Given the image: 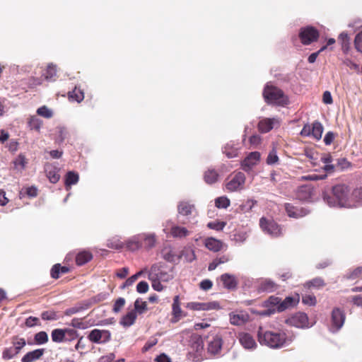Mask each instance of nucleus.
I'll list each match as a JSON object with an SVG mask.
<instances>
[{"mask_svg": "<svg viewBox=\"0 0 362 362\" xmlns=\"http://www.w3.org/2000/svg\"><path fill=\"white\" fill-rule=\"evenodd\" d=\"M257 336L261 344L271 349H281L288 346L295 339L294 335L287 334L283 330H264L262 327L259 328Z\"/></svg>", "mask_w": 362, "mask_h": 362, "instance_id": "nucleus-1", "label": "nucleus"}, {"mask_svg": "<svg viewBox=\"0 0 362 362\" xmlns=\"http://www.w3.org/2000/svg\"><path fill=\"white\" fill-rule=\"evenodd\" d=\"M324 201L330 207L354 208L356 204L349 196V189L345 185H337L332 187V197L326 192L322 194Z\"/></svg>", "mask_w": 362, "mask_h": 362, "instance_id": "nucleus-2", "label": "nucleus"}, {"mask_svg": "<svg viewBox=\"0 0 362 362\" xmlns=\"http://www.w3.org/2000/svg\"><path fill=\"white\" fill-rule=\"evenodd\" d=\"M264 98L267 103L278 105H286L288 103V99L279 88L267 84L263 92Z\"/></svg>", "mask_w": 362, "mask_h": 362, "instance_id": "nucleus-3", "label": "nucleus"}, {"mask_svg": "<svg viewBox=\"0 0 362 362\" xmlns=\"http://www.w3.org/2000/svg\"><path fill=\"white\" fill-rule=\"evenodd\" d=\"M299 302V297L297 296H288L284 300L280 299L279 307L277 308H267L266 310L257 313L261 316H269L276 311L283 312L286 309L294 307Z\"/></svg>", "mask_w": 362, "mask_h": 362, "instance_id": "nucleus-4", "label": "nucleus"}, {"mask_svg": "<svg viewBox=\"0 0 362 362\" xmlns=\"http://www.w3.org/2000/svg\"><path fill=\"white\" fill-rule=\"evenodd\" d=\"M246 177L242 172H238L228 178L225 184L226 189L228 192H240L244 189Z\"/></svg>", "mask_w": 362, "mask_h": 362, "instance_id": "nucleus-5", "label": "nucleus"}, {"mask_svg": "<svg viewBox=\"0 0 362 362\" xmlns=\"http://www.w3.org/2000/svg\"><path fill=\"white\" fill-rule=\"evenodd\" d=\"M285 322L298 329H308L313 326V323L309 322L307 314L302 312H298L291 315L285 320Z\"/></svg>", "mask_w": 362, "mask_h": 362, "instance_id": "nucleus-6", "label": "nucleus"}, {"mask_svg": "<svg viewBox=\"0 0 362 362\" xmlns=\"http://www.w3.org/2000/svg\"><path fill=\"white\" fill-rule=\"evenodd\" d=\"M154 268L156 270L153 271L156 274L155 277H157L158 279L168 282L174 278L173 267L168 269L164 263L158 262L153 264L148 272H153Z\"/></svg>", "mask_w": 362, "mask_h": 362, "instance_id": "nucleus-7", "label": "nucleus"}, {"mask_svg": "<svg viewBox=\"0 0 362 362\" xmlns=\"http://www.w3.org/2000/svg\"><path fill=\"white\" fill-rule=\"evenodd\" d=\"M259 226L262 230L269 235L276 238L282 235V229L280 226L272 219L262 217L259 220Z\"/></svg>", "mask_w": 362, "mask_h": 362, "instance_id": "nucleus-8", "label": "nucleus"}, {"mask_svg": "<svg viewBox=\"0 0 362 362\" xmlns=\"http://www.w3.org/2000/svg\"><path fill=\"white\" fill-rule=\"evenodd\" d=\"M298 35L302 44L308 45L317 41L320 34L318 30L314 27L305 26L300 29Z\"/></svg>", "mask_w": 362, "mask_h": 362, "instance_id": "nucleus-9", "label": "nucleus"}, {"mask_svg": "<svg viewBox=\"0 0 362 362\" xmlns=\"http://www.w3.org/2000/svg\"><path fill=\"white\" fill-rule=\"evenodd\" d=\"M87 338L92 343L105 344L110 341L111 332L107 329H94L89 332Z\"/></svg>", "mask_w": 362, "mask_h": 362, "instance_id": "nucleus-10", "label": "nucleus"}, {"mask_svg": "<svg viewBox=\"0 0 362 362\" xmlns=\"http://www.w3.org/2000/svg\"><path fill=\"white\" fill-rule=\"evenodd\" d=\"M190 343V348L192 350L189 353L190 356L192 355V352H194V354H193L194 356L192 361L194 362L201 361L203 359L202 353L204 349L202 338L199 335H193L192 336Z\"/></svg>", "mask_w": 362, "mask_h": 362, "instance_id": "nucleus-11", "label": "nucleus"}, {"mask_svg": "<svg viewBox=\"0 0 362 362\" xmlns=\"http://www.w3.org/2000/svg\"><path fill=\"white\" fill-rule=\"evenodd\" d=\"M345 314L341 309L335 308L332 311L330 332L334 333L338 332L344 325Z\"/></svg>", "mask_w": 362, "mask_h": 362, "instance_id": "nucleus-12", "label": "nucleus"}, {"mask_svg": "<svg viewBox=\"0 0 362 362\" xmlns=\"http://www.w3.org/2000/svg\"><path fill=\"white\" fill-rule=\"evenodd\" d=\"M255 287L259 293H272L279 288V285L271 279L261 278L257 279Z\"/></svg>", "mask_w": 362, "mask_h": 362, "instance_id": "nucleus-13", "label": "nucleus"}, {"mask_svg": "<svg viewBox=\"0 0 362 362\" xmlns=\"http://www.w3.org/2000/svg\"><path fill=\"white\" fill-rule=\"evenodd\" d=\"M187 308L192 310H211L220 309L219 303L216 301L208 303L189 302L186 304Z\"/></svg>", "mask_w": 362, "mask_h": 362, "instance_id": "nucleus-14", "label": "nucleus"}, {"mask_svg": "<svg viewBox=\"0 0 362 362\" xmlns=\"http://www.w3.org/2000/svg\"><path fill=\"white\" fill-rule=\"evenodd\" d=\"M260 159V153L257 151L250 153L242 161L241 167L245 172H250L255 165H257Z\"/></svg>", "mask_w": 362, "mask_h": 362, "instance_id": "nucleus-15", "label": "nucleus"}, {"mask_svg": "<svg viewBox=\"0 0 362 362\" xmlns=\"http://www.w3.org/2000/svg\"><path fill=\"white\" fill-rule=\"evenodd\" d=\"M279 124L280 120L278 117L263 118L258 123V129L262 133H267Z\"/></svg>", "mask_w": 362, "mask_h": 362, "instance_id": "nucleus-16", "label": "nucleus"}, {"mask_svg": "<svg viewBox=\"0 0 362 362\" xmlns=\"http://www.w3.org/2000/svg\"><path fill=\"white\" fill-rule=\"evenodd\" d=\"M223 346V339L221 336L215 335L209 340L207 350L213 356H220Z\"/></svg>", "mask_w": 362, "mask_h": 362, "instance_id": "nucleus-17", "label": "nucleus"}, {"mask_svg": "<svg viewBox=\"0 0 362 362\" xmlns=\"http://www.w3.org/2000/svg\"><path fill=\"white\" fill-rule=\"evenodd\" d=\"M285 210L289 217L295 218H302L310 213L308 209L297 207L289 203L285 204Z\"/></svg>", "mask_w": 362, "mask_h": 362, "instance_id": "nucleus-18", "label": "nucleus"}, {"mask_svg": "<svg viewBox=\"0 0 362 362\" xmlns=\"http://www.w3.org/2000/svg\"><path fill=\"white\" fill-rule=\"evenodd\" d=\"M238 340L243 347L247 350H254L257 348V344L253 337L246 332H240L238 334Z\"/></svg>", "mask_w": 362, "mask_h": 362, "instance_id": "nucleus-19", "label": "nucleus"}, {"mask_svg": "<svg viewBox=\"0 0 362 362\" xmlns=\"http://www.w3.org/2000/svg\"><path fill=\"white\" fill-rule=\"evenodd\" d=\"M196 211L195 205L189 201H180L177 204L178 216H189Z\"/></svg>", "mask_w": 362, "mask_h": 362, "instance_id": "nucleus-20", "label": "nucleus"}, {"mask_svg": "<svg viewBox=\"0 0 362 362\" xmlns=\"http://www.w3.org/2000/svg\"><path fill=\"white\" fill-rule=\"evenodd\" d=\"M161 257L167 262L177 264L179 262L181 255H177L174 249L168 245L164 247L161 250Z\"/></svg>", "mask_w": 362, "mask_h": 362, "instance_id": "nucleus-21", "label": "nucleus"}, {"mask_svg": "<svg viewBox=\"0 0 362 362\" xmlns=\"http://www.w3.org/2000/svg\"><path fill=\"white\" fill-rule=\"evenodd\" d=\"M250 319L249 315L245 311H240V313H230L229 314L230 322L236 326L243 325Z\"/></svg>", "mask_w": 362, "mask_h": 362, "instance_id": "nucleus-22", "label": "nucleus"}, {"mask_svg": "<svg viewBox=\"0 0 362 362\" xmlns=\"http://www.w3.org/2000/svg\"><path fill=\"white\" fill-rule=\"evenodd\" d=\"M313 194V188L310 185H303L296 191V197L298 199L304 202H310L312 200Z\"/></svg>", "mask_w": 362, "mask_h": 362, "instance_id": "nucleus-23", "label": "nucleus"}, {"mask_svg": "<svg viewBox=\"0 0 362 362\" xmlns=\"http://www.w3.org/2000/svg\"><path fill=\"white\" fill-rule=\"evenodd\" d=\"M191 234V231L185 226H181L177 224L172 226L170 228V235L174 238L182 239Z\"/></svg>", "mask_w": 362, "mask_h": 362, "instance_id": "nucleus-24", "label": "nucleus"}, {"mask_svg": "<svg viewBox=\"0 0 362 362\" xmlns=\"http://www.w3.org/2000/svg\"><path fill=\"white\" fill-rule=\"evenodd\" d=\"M220 280L223 286L227 289H235L238 285V281L235 276L228 273L223 274L220 276Z\"/></svg>", "mask_w": 362, "mask_h": 362, "instance_id": "nucleus-25", "label": "nucleus"}, {"mask_svg": "<svg viewBox=\"0 0 362 362\" xmlns=\"http://www.w3.org/2000/svg\"><path fill=\"white\" fill-rule=\"evenodd\" d=\"M143 247L146 250L153 248L157 242V238L154 233H142Z\"/></svg>", "mask_w": 362, "mask_h": 362, "instance_id": "nucleus-26", "label": "nucleus"}, {"mask_svg": "<svg viewBox=\"0 0 362 362\" xmlns=\"http://www.w3.org/2000/svg\"><path fill=\"white\" fill-rule=\"evenodd\" d=\"M45 170L49 180L52 183H57L59 181L60 178L59 174V170L57 166L52 164H47L45 165Z\"/></svg>", "mask_w": 362, "mask_h": 362, "instance_id": "nucleus-27", "label": "nucleus"}, {"mask_svg": "<svg viewBox=\"0 0 362 362\" xmlns=\"http://www.w3.org/2000/svg\"><path fill=\"white\" fill-rule=\"evenodd\" d=\"M44 353V349H37L29 351L21 358V362H34L39 360L43 356Z\"/></svg>", "mask_w": 362, "mask_h": 362, "instance_id": "nucleus-28", "label": "nucleus"}, {"mask_svg": "<svg viewBox=\"0 0 362 362\" xmlns=\"http://www.w3.org/2000/svg\"><path fill=\"white\" fill-rule=\"evenodd\" d=\"M137 317V314L136 311L133 310L128 312L125 315H124L120 320V325L124 327H129L134 325Z\"/></svg>", "mask_w": 362, "mask_h": 362, "instance_id": "nucleus-29", "label": "nucleus"}, {"mask_svg": "<svg viewBox=\"0 0 362 362\" xmlns=\"http://www.w3.org/2000/svg\"><path fill=\"white\" fill-rule=\"evenodd\" d=\"M205 247L213 252H218L221 250L223 243L214 238H207L204 240Z\"/></svg>", "mask_w": 362, "mask_h": 362, "instance_id": "nucleus-30", "label": "nucleus"}, {"mask_svg": "<svg viewBox=\"0 0 362 362\" xmlns=\"http://www.w3.org/2000/svg\"><path fill=\"white\" fill-rule=\"evenodd\" d=\"M127 246L132 250H138L143 247L142 233L131 237L127 242Z\"/></svg>", "mask_w": 362, "mask_h": 362, "instance_id": "nucleus-31", "label": "nucleus"}, {"mask_svg": "<svg viewBox=\"0 0 362 362\" xmlns=\"http://www.w3.org/2000/svg\"><path fill=\"white\" fill-rule=\"evenodd\" d=\"M218 173L213 168H209L204 172V180L208 185L216 183L218 180Z\"/></svg>", "mask_w": 362, "mask_h": 362, "instance_id": "nucleus-32", "label": "nucleus"}, {"mask_svg": "<svg viewBox=\"0 0 362 362\" xmlns=\"http://www.w3.org/2000/svg\"><path fill=\"white\" fill-rule=\"evenodd\" d=\"M223 152L228 158H233L238 156V148L233 142H229L223 148Z\"/></svg>", "mask_w": 362, "mask_h": 362, "instance_id": "nucleus-33", "label": "nucleus"}, {"mask_svg": "<svg viewBox=\"0 0 362 362\" xmlns=\"http://www.w3.org/2000/svg\"><path fill=\"white\" fill-rule=\"evenodd\" d=\"M42 121L35 115H31L28 118V126L31 130L40 132L42 126Z\"/></svg>", "mask_w": 362, "mask_h": 362, "instance_id": "nucleus-34", "label": "nucleus"}, {"mask_svg": "<svg viewBox=\"0 0 362 362\" xmlns=\"http://www.w3.org/2000/svg\"><path fill=\"white\" fill-rule=\"evenodd\" d=\"M68 95L69 100L77 103H81L84 99L83 91L77 86H76L73 90L69 91Z\"/></svg>", "mask_w": 362, "mask_h": 362, "instance_id": "nucleus-35", "label": "nucleus"}, {"mask_svg": "<svg viewBox=\"0 0 362 362\" xmlns=\"http://www.w3.org/2000/svg\"><path fill=\"white\" fill-rule=\"evenodd\" d=\"M323 126L320 122H315L311 127V136L317 140H320L323 132Z\"/></svg>", "mask_w": 362, "mask_h": 362, "instance_id": "nucleus-36", "label": "nucleus"}, {"mask_svg": "<svg viewBox=\"0 0 362 362\" xmlns=\"http://www.w3.org/2000/svg\"><path fill=\"white\" fill-rule=\"evenodd\" d=\"M92 258L93 255L90 252L82 251L76 255V262L78 265H83L91 260Z\"/></svg>", "mask_w": 362, "mask_h": 362, "instance_id": "nucleus-37", "label": "nucleus"}, {"mask_svg": "<svg viewBox=\"0 0 362 362\" xmlns=\"http://www.w3.org/2000/svg\"><path fill=\"white\" fill-rule=\"evenodd\" d=\"M153 271H156L155 268ZM156 275V274H155L154 272H148V279L151 281L152 287L155 291H161L164 288L161 284L162 281L158 279L157 277H155Z\"/></svg>", "mask_w": 362, "mask_h": 362, "instance_id": "nucleus-38", "label": "nucleus"}, {"mask_svg": "<svg viewBox=\"0 0 362 362\" xmlns=\"http://www.w3.org/2000/svg\"><path fill=\"white\" fill-rule=\"evenodd\" d=\"M78 175L73 171L67 173L65 178V185L67 190L69 189L71 185H76L78 182Z\"/></svg>", "mask_w": 362, "mask_h": 362, "instance_id": "nucleus-39", "label": "nucleus"}, {"mask_svg": "<svg viewBox=\"0 0 362 362\" xmlns=\"http://www.w3.org/2000/svg\"><path fill=\"white\" fill-rule=\"evenodd\" d=\"M45 79L48 81L52 82L56 81L57 78V67L53 64H49L47 66V70L45 73Z\"/></svg>", "mask_w": 362, "mask_h": 362, "instance_id": "nucleus-40", "label": "nucleus"}, {"mask_svg": "<svg viewBox=\"0 0 362 362\" xmlns=\"http://www.w3.org/2000/svg\"><path fill=\"white\" fill-rule=\"evenodd\" d=\"M52 340L56 343H62L65 341L64 329H54L51 334Z\"/></svg>", "mask_w": 362, "mask_h": 362, "instance_id": "nucleus-41", "label": "nucleus"}, {"mask_svg": "<svg viewBox=\"0 0 362 362\" xmlns=\"http://www.w3.org/2000/svg\"><path fill=\"white\" fill-rule=\"evenodd\" d=\"M69 272V268L62 267L59 264H54L51 269V276L54 279H58L60 274H66Z\"/></svg>", "mask_w": 362, "mask_h": 362, "instance_id": "nucleus-42", "label": "nucleus"}, {"mask_svg": "<svg viewBox=\"0 0 362 362\" xmlns=\"http://www.w3.org/2000/svg\"><path fill=\"white\" fill-rule=\"evenodd\" d=\"M214 202L216 207L218 209H227L230 204V199L226 196L217 197Z\"/></svg>", "mask_w": 362, "mask_h": 362, "instance_id": "nucleus-43", "label": "nucleus"}, {"mask_svg": "<svg viewBox=\"0 0 362 362\" xmlns=\"http://www.w3.org/2000/svg\"><path fill=\"white\" fill-rule=\"evenodd\" d=\"M107 246L112 249H121L123 247V243L118 236H115L107 240Z\"/></svg>", "mask_w": 362, "mask_h": 362, "instance_id": "nucleus-44", "label": "nucleus"}, {"mask_svg": "<svg viewBox=\"0 0 362 362\" xmlns=\"http://www.w3.org/2000/svg\"><path fill=\"white\" fill-rule=\"evenodd\" d=\"M351 199L356 204V207L362 204V187L356 188L353 191Z\"/></svg>", "mask_w": 362, "mask_h": 362, "instance_id": "nucleus-45", "label": "nucleus"}, {"mask_svg": "<svg viewBox=\"0 0 362 362\" xmlns=\"http://www.w3.org/2000/svg\"><path fill=\"white\" fill-rule=\"evenodd\" d=\"M36 112L38 115L46 119H49L53 116V111L46 105H42L37 108Z\"/></svg>", "mask_w": 362, "mask_h": 362, "instance_id": "nucleus-46", "label": "nucleus"}, {"mask_svg": "<svg viewBox=\"0 0 362 362\" xmlns=\"http://www.w3.org/2000/svg\"><path fill=\"white\" fill-rule=\"evenodd\" d=\"M147 310V303L146 301H143L141 299L138 298L134 302V309L136 313L142 314Z\"/></svg>", "mask_w": 362, "mask_h": 362, "instance_id": "nucleus-47", "label": "nucleus"}, {"mask_svg": "<svg viewBox=\"0 0 362 362\" xmlns=\"http://www.w3.org/2000/svg\"><path fill=\"white\" fill-rule=\"evenodd\" d=\"M339 41L341 44L342 49L346 52L349 49L350 37L347 33L342 32L338 37Z\"/></svg>", "mask_w": 362, "mask_h": 362, "instance_id": "nucleus-48", "label": "nucleus"}, {"mask_svg": "<svg viewBox=\"0 0 362 362\" xmlns=\"http://www.w3.org/2000/svg\"><path fill=\"white\" fill-rule=\"evenodd\" d=\"M279 161V156L277 155L276 150L273 148L269 153L267 158V163L269 165H274Z\"/></svg>", "mask_w": 362, "mask_h": 362, "instance_id": "nucleus-49", "label": "nucleus"}, {"mask_svg": "<svg viewBox=\"0 0 362 362\" xmlns=\"http://www.w3.org/2000/svg\"><path fill=\"white\" fill-rule=\"evenodd\" d=\"M280 298L276 296H270L267 301L264 302V306L268 308H277L279 307Z\"/></svg>", "mask_w": 362, "mask_h": 362, "instance_id": "nucleus-50", "label": "nucleus"}, {"mask_svg": "<svg viewBox=\"0 0 362 362\" xmlns=\"http://www.w3.org/2000/svg\"><path fill=\"white\" fill-rule=\"evenodd\" d=\"M12 344V346L18 354L20 351L25 346L26 341L23 338L16 337L13 339Z\"/></svg>", "mask_w": 362, "mask_h": 362, "instance_id": "nucleus-51", "label": "nucleus"}, {"mask_svg": "<svg viewBox=\"0 0 362 362\" xmlns=\"http://www.w3.org/2000/svg\"><path fill=\"white\" fill-rule=\"evenodd\" d=\"M354 47L358 52L362 53V26L355 36Z\"/></svg>", "mask_w": 362, "mask_h": 362, "instance_id": "nucleus-52", "label": "nucleus"}, {"mask_svg": "<svg viewBox=\"0 0 362 362\" xmlns=\"http://www.w3.org/2000/svg\"><path fill=\"white\" fill-rule=\"evenodd\" d=\"M18 354V352L14 349L13 346L6 348L2 352V358L4 360H10L15 357Z\"/></svg>", "mask_w": 362, "mask_h": 362, "instance_id": "nucleus-53", "label": "nucleus"}, {"mask_svg": "<svg viewBox=\"0 0 362 362\" xmlns=\"http://www.w3.org/2000/svg\"><path fill=\"white\" fill-rule=\"evenodd\" d=\"M34 339L37 344H44L48 341V335L45 332L42 331L35 334Z\"/></svg>", "mask_w": 362, "mask_h": 362, "instance_id": "nucleus-54", "label": "nucleus"}, {"mask_svg": "<svg viewBox=\"0 0 362 362\" xmlns=\"http://www.w3.org/2000/svg\"><path fill=\"white\" fill-rule=\"evenodd\" d=\"M247 238V233L245 231H237L233 234V240L238 243H244Z\"/></svg>", "mask_w": 362, "mask_h": 362, "instance_id": "nucleus-55", "label": "nucleus"}, {"mask_svg": "<svg viewBox=\"0 0 362 362\" xmlns=\"http://www.w3.org/2000/svg\"><path fill=\"white\" fill-rule=\"evenodd\" d=\"M325 285L324 281L322 279L317 277L309 281L306 283V286L308 287H314V288H321Z\"/></svg>", "mask_w": 362, "mask_h": 362, "instance_id": "nucleus-56", "label": "nucleus"}, {"mask_svg": "<svg viewBox=\"0 0 362 362\" xmlns=\"http://www.w3.org/2000/svg\"><path fill=\"white\" fill-rule=\"evenodd\" d=\"M226 223L223 221H212L207 224V227L217 231L222 230L226 226Z\"/></svg>", "mask_w": 362, "mask_h": 362, "instance_id": "nucleus-57", "label": "nucleus"}, {"mask_svg": "<svg viewBox=\"0 0 362 362\" xmlns=\"http://www.w3.org/2000/svg\"><path fill=\"white\" fill-rule=\"evenodd\" d=\"M362 274V267H357L346 274V277L350 280H354L360 277Z\"/></svg>", "mask_w": 362, "mask_h": 362, "instance_id": "nucleus-58", "label": "nucleus"}, {"mask_svg": "<svg viewBox=\"0 0 362 362\" xmlns=\"http://www.w3.org/2000/svg\"><path fill=\"white\" fill-rule=\"evenodd\" d=\"M65 334V341H71L77 338L78 333L74 329H64Z\"/></svg>", "mask_w": 362, "mask_h": 362, "instance_id": "nucleus-59", "label": "nucleus"}, {"mask_svg": "<svg viewBox=\"0 0 362 362\" xmlns=\"http://www.w3.org/2000/svg\"><path fill=\"white\" fill-rule=\"evenodd\" d=\"M172 313L173 317L175 318V321L179 320L182 315V310L180 308V305H172Z\"/></svg>", "mask_w": 362, "mask_h": 362, "instance_id": "nucleus-60", "label": "nucleus"}, {"mask_svg": "<svg viewBox=\"0 0 362 362\" xmlns=\"http://www.w3.org/2000/svg\"><path fill=\"white\" fill-rule=\"evenodd\" d=\"M302 302L305 305H315L317 303L316 298L313 295H305L303 296Z\"/></svg>", "mask_w": 362, "mask_h": 362, "instance_id": "nucleus-61", "label": "nucleus"}, {"mask_svg": "<svg viewBox=\"0 0 362 362\" xmlns=\"http://www.w3.org/2000/svg\"><path fill=\"white\" fill-rule=\"evenodd\" d=\"M41 317L44 320H56L57 315L54 311H45L42 313Z\"/></svg>", "mask_w": 362, "mask_h": 362, "instance_id": "nucleus-62", "label": "nucleus"}, {"mask_svg": "<svg viewBox=\"0 0 362 362\" xmlns=\"http://www.w3.org/2000/svg\"><path fill=\"white\" fill-rule=\"evenodd\" d=\"M57 141L59 142H63L66 137L67 131L64 127H57Z\"/></svg>", "mask_w": 362, "mask_h": 362, "instance_id": "nucleus-63", "label": "nucleus"}, {"mask_svg": "<svg viewBox=\"0 0 362 362\" xmlns=\"http://www.w3.org/2000/svg\"><path fill=\"white\" fill-rule=\"evenodd\" d=\"M125 304V299L124 298H119L116 300L113 305V311L119 313Z\"/></svg>", "mask_w": 362, "mask_h": 362, "instance_id": "nucleus-64", "label": "nucleus"}]
</instances>
